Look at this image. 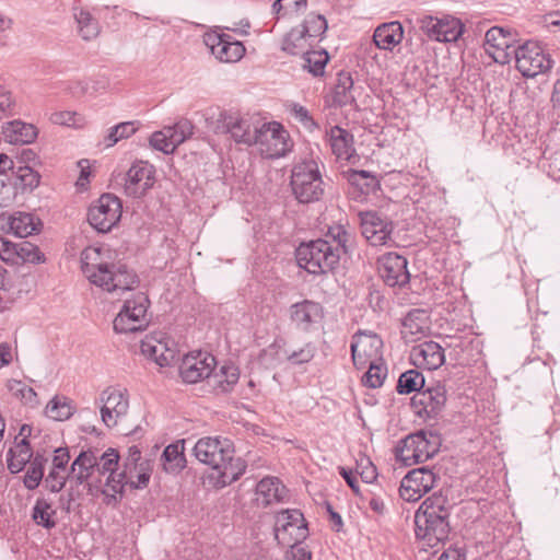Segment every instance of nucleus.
Wrapping results in <instances>:
<instances>
[{
	"instance_id": "nucleus-37",
	"label": "nucleus",
	"mask_w": 560,
	"mask_h": 560,
	"mask_svg": "<svg viewBox=\"0 0 560 560\" xmlns=\"http://www.w3.org/2000/svg\"><path fill=\"white\" fill-rule=\"evenodd\" d=\"M2 132L4 138L10 143H31L37 137V129L31 124L23 122L21 120H13L8 122Z\"/></svg>"
},
{
	"instance_id": "nucleus-11",
	"label": "nucleus",
	"mask_w": 560,
	"mask_h": 560,
	"mask_svg": "<svg viewBox=\"0 0 560 560\" xmlns=\"http://www.w3.org/2000/svg\"><path fill=\"white\" fill-rule=\"evenodd\" d=\"M121 201L112 194L102 195L89 208L88 221L98 232H109L120 221Z\"/></svg>"
},
{
	"instance_id": "nucleus-54",
	"label": "nucleus",
	"mask_w": 560,
	"mask_h": 560,
	"mask_svg": "<svg viewBox=\"0 0 560 560\" xmlns=\"http://www.w3.org/2000/svg\"><path fill=\"white\" fill-rule=\"evenodd\" d=\"M355 474L366 483H372L377 477L376 467L372 460L363 454H360L355 459Z\"/></svg>"
},
{
	"instance_id": "nucleus-22",
	"label": "nucleus",
	"mask_w": 560,
	"mask_h": 560,
	"mask_svg": "<svg viewBox=\"0 0 560 560\" xmlns=\"http://www.w3.org/2000/svg\"><path fill=\"white\" fill-rule=\"evenodd\" d=\"M141 352L160 366L170 365L177 355L175 342L163 332H154L141 341Z\"/></svg>"
},
{
	"instance_id": "nucleus-35",
	"label": "nucleus",
	"mask_w": 560,
	"mask_h": 560,
	"mask_svg": "<svg viewBox=\"0 0 560 560\" xmlns=\"http://www.w3.org/2000/svg\"><path fill=\"white\" fill-rule=\"evenodd\" d=\"M240 380V370L233 364H224L218 371H213L209 377L208 386L215 394H224L233 390Z\"/></svg>"
},
{
	"instance_id": "nucleus-23",
	"label": "nucleus",
	"mask_w": 560,
	"mask_h": 560,
	"mask_svg": "<svg viewBox=\"0 0 560 560\" xmlns=\"http://www.w3.org/2000/svg\"><path fill=\"white\" fill-rule=\"evenodd\" d=\"M40 226V220L32 213L16 211L0 214V232L4 234L23 238L38 233Z\"/></svg>"
},
{
	"instance_id": "nucleus-3",
	"label": "nucleus",
	"mask_w": 560,
	"mask_h": 560,
	"mask_svg": "<svg viewBox=\"0 0 560 560\" xmlns=\"http://www.w3.org/2000/svg\"><path fill=\"white\" fill-rule=\"evenodd\" d=\"M450 509L447 497L433 493L427 498L415 515L416 536L434 547L445 540L450 533Z\"/></svg>"
},
{
	"instance_id": "nucleus-8",
	"label": "nucleus",
	"mask_w": 560,
	"mask_h": 560,
	"mask_svg": "<svg viewBox=\"0 0 560 560\" xmlns=\"http://www.w3.org/2000/svg\"><path fill=\"white\" fill-rule=\"evenodd\" d=\"M440 447L439 436L419 431L407 435L396 447V457L406 466L423 463L433 457Z\"/></svg>"
},
{
	"instance_id": "nucleus-36",
	"label": "nucleus",
	"mask_w": 560,
	"mask_h": 560,
	"mask_svg": "<svg viewBox=\"0 0 560 560\" xmlns=\"http://www.w3.org/2000/svg\"><path fill=\"white\" fill-rule=\"evenodd\" d=\"M412 401L421 405L425 413H436L446 401L445 389L442 386L430 387L416 394Z\"/></svg>"
},
{
	"instance_id": "nucleus-15",
	"label": "nucleus",
	"mask_w": 560,
	"mask_h": 560,
	"mask_svg": "<svg viewBox=\"0 0 560 560\" xmlns=\"http://www.w3.org/2000/svg\"><path fill=\"white\" fill-rule=\"evenodd\" d=\"M217 366L215 358L202 351L186 354L179 364V376L184 383L196 384L201 381L209 383V377Z\"/></svg>"
},
{
	"instance_id": "nucleus-24",
	"label": "nucleus",
	"mask_w": 560,
	"mask_h": 560,
	"mask_svg": "<svg viewBox=\"0 0 560 560\" xmlns=\"http://www.w3.org/2000/svg\"><path fill=\"white\" fill-rule=\"evenodd\" d=\"M119 454L114 448H108L102 455H96V488H100L102 493L107 498V503H110L112 492V478L117 479L120 471Z\"/></svg>"
},
{
	"instance_id": "nucleus-16",
	"label": "nucleus",
	"mask_w": 560,
	"mask_h": 560,
	"mask_svg": "<svg viewBox=\"0 0 560 560\" xmlns=\"http://www.w3.org/2000/svg\"><path fill=\"white\" fill-rule=\"evenodd\" d=\"M256 128L253 117L249 115H240L233 113H221L218 119V132L229 133L231 138L246 145H253L256 138Z\"/></svg>"
},
{
	"instance_id": "nucleus-25",
	"label": "nucleus",
	"mask_w": 560,
	"mask_h": 560,
	"mask_svg": "<svg viewBox=\"0 0 560 560\" xmlns=\"http://www.w3.org/2000/svg\"><path fill=\"white\" fill-rule=\"evenodd\" d=\"M362 235L372 246L387 245L392 241L393 224L376 212L361 214Z\"/></svg>"
},
{
	"instance_id": "nucleus-39",
	"label": "nucleus",
	"mask_w": 560,
	"mask_h": 560,
	"mask_svg": "<svg viewBox=\"0 0 560 560\" xmlns=\"http://www.w3.org/2000/svg\"><path fill=\"white\" fill-rule=\"evenodd\" d=\"M163 468L166 472H179L186 465L183 443L170 444L161 456Z\"/></svg>"
},
{
	"instance_id": "nucleus-34",
	"label": "nucleus",
	"mask_w": 560,
	"mask_h": 560,
	"mask_svg": "<svg viewBox=\"0 0 560 560\" xmlns=\"http://www.w3.org/2000/svg\"><path fill=\"white\" fill-rule=\"evenodd\" d=\"M288 490L277 477H266L256 486V502L261 506L283 502Z\"/></svg>"
},
{
	"instance_id": "nucleus-61",
	"label": "nucleus",
	"mask_w": 560,
	"mask_h": 560,
	"mask_svg": "<svg viewBox=\"0 0 560 560\" xmlns=\"http://www.w3.org/2000/svg\"><path fill=\"white\" fill-rule=\"evenodd\" d=\"M315 354V347L312 343L304 345L298 351H293L288 355V360L294 364H302L310 362Z\"/></svg>"
},
{
	"instance_id": "nucleus-64",
	"label": "nucleus",
	"mask_w": 560,
	"mask_h": 560,
	"mask_svg": "<svg viewBox=\"0 0 560 560\" xmlns=\"http://www.w3.org/2000/svg\"><path fill=\"white\" fill-rule=\"evenodd\" d=\"M14 105L11 92L0 85V114H9Z\"/></svg>"
},
{
	"instance_id": "nucleus-18",
	"label": "nucleus",
	"mask_w": 560,
	"mask_h": 560,
	"mask_svg": "<svg viewBox=\"0 0 560 560\" xmlns=\"http://www.w3.org/2000/svg\"><path fill=\"white\" fill-rule=\"evenodd\" d=\"M382 339L373 332H358L352 337L351 355L358 369L368 366V363L382 361Z\"/></svg>"
},
{
	"instance_id": "nucleus-20",
	"label": "nucleus",
	"mask_w": 560,
	"mask_h": 560,
	"mask_svg": "<svg viewBox=\"0 0 560 560\" xmlns=\"http://www.w3.org/2000/svg\"><path fill=\"white\" fill-rule=\"evenodd\" d=\"M435 481L432 470L424 467L412 469L401 479L399 494L405 501L416 502L434 487Z\"/></svg>"
},
{
	"instance_id": "nucleus-55",
	"label": "nucleus",
	"mask_w": 560,
	"mask_h": 560,
	"mask_svg": "<svg viewBox=\"0 0 560 560\" xmlns=\"http://www.w3.org/2000/svg\"><path fill=\"white\" fill-rule=\"evenodd\" d=\"M170 129L164 127L162 130L155 131L149 139L150 145L158 151L165 154H171L175 151V147L168 137Z\"/></svg>"
},
{
	"instance_id": "nucleus-6",
	"label": "nucleus",
	"mask_w": 560,
	"mask_h": 560,
	"mask_svg": "<svg viewBox=\"0 0 560 560\" xmlns=\"http://www.w3.org/2000/svg\"><path fill=\"white\" fill-rule=\"evenodd\" d=\"M338 248L328 240L318 238L301 244L296 249V260L301 268L313 275L332 270L339 262Z\"/></svg>"
},
{
	"instance_id": "nucleus-59",
	"label": "nucleus",
	"mask_w": 560,
	"mask_h": 560,
	"mask_svg": "<svg viewBox=\"0 0 560 560\" xmlns=\"http://www.w3.org/2000/svg\"><path fill=\"white\" fill-rule=\"evenodd\" d=\"M16 178L25 188H35L39 184V175L30 166H20L16 172Z\"/></svg>"
},
{
	"instance_id": "nucleus-45",
	"label": "nucleus",
	"mask_w": 560,
	"mask_h": 560,
	"mask_svg": "<svg viewBox=\"0 0 560 560\" xmlns=\"http://www.w3.org/2000/svg\"><path fill=\"white\" fill-rule=\"evenodd\" d=\"M424 386L423 375L416 371L409 370L402 373L397 383V392L399 394H410L412 392H421Z\"/></svg>"
},
{
	"instance_id": "nucleus-27",
	"label": "nucleus",
	"mask_w": 560,
	"mask_h": 560,
	"mask_svg": "<svg viewBox=\"0 0 560 560\" xmlns=\"http://www.w3.org/2000/svg\"><path fill=\"white\" fill-rule=\"evenodd\" d=\"M292 324L303 331H310L314 325H318L324 318L323 306L314 301L304 300L292 304L289 308Z\"/></svg>"
},
{
	"instance_id": "nucleus-57",
	"label": "nucleus",
	"mask_w": 560,
	"mask_h": 560,
	"mask_svg": "<svg viewBox=\"0 0 560 560\" xmlns=\"http://www.w3.org/2000/svg\"><path fill=\"white\" fill-rule=\"evenodd\" d=\"M288 110L305 129L312 131L317 127L308 110L301 104L291 103L288 105Z\"/></svg>"
},
{
	"instance_id": "nucleus-58",
	"label": "nucleus",
	"mask_w": 560,
	"mask_h": 560,
	"mask_svg": "<svg viewBox=\"0 0 560 560\" xmlns=\"http://www.w3.org/2000/svg\"><path fill=\"white\" fill-rule=\"evenodd\" d=\"M10 392L24 404L32 405L36 401L35 390L21 381H13L9 384Z\"/></svg>"
},
{
	"instance_id": "nucleus-48",
	"label": "nucleus",
	"mask_w": 560,
	"mask_h": 560,
	"mask_svg": "<svg viewBox=\"0 0 560 560\" xmlns=\"http://www.w3.org/2000/svg\"><path fill=\"white\" fill-rule=\"evenodd\" d=\"M16 262L15 266L30 262V264H39L45 260L44 255L39 250V248L30 243V242H22L16 244Z\"/></svg>"
},
{
	"instance_id": "nucleus-29",
	"label": "nucleus",
	"mask_w": 560,
	"mask_h": 560,
	"mask_svg": "<svg viewBox=\"0 0 560 560\" xmlns=\"http://www.w3.org/2000/svg\"><path fill=\"white\" fill-rule=\"evenodd\" d=\"M410 359L419 368L436 370L444 363L445 355L438 342L425 341L411 349Z\"/></svg>"
},
{
	"instance_id": "nucleus-13",
	"label": "nucleus",
	"mask_w": 560,
	"mask_h": 560,
	"mask_svg": "<svg viewBox=\"0 0 560 560\" xmlns=\"http://www.w3.org/2000/svg\"><path fill=\"white\" fill-rule=\"evenodd\" d=\"M308 530L303 514L299 510H283L276 516L275 537L282 546L301 542Z\"/></svg>"
},
{
	"instance_id": "nucleus-1",
	"label": "nucleus",
	"mask_w": 560,
	"mask_h": 560,
	"mask_svg": "<svg viewBox=\"0 0 560 560\" xmlns=\"http://www.w3.org/2000/svg\"><path fill=\"white\" fill-rule=\"evenodd\" d=\"M109 250L100 246H89L81 253V270L93 285L102 291L121 296L136 289L138 276L125 265L108 260Z\"/></svg>"
},
{
	"instance_id": "nucleus-42",
	"label": "nucleus",
	"mask_w": 560,
	"mask_h": 560,
	"mask_svg": "<svg viewBox=\"0 0 560 560\" xmlns=\"http://www.w3.org/2000/svg\"><path fill=\"white\" fill-rule=\"evenodd\" d=\"M308 36L300 26L292 28L283 38L282 49L291 55L304 54L311 46Z\"/></svg>"
},
{
	"instance_id": "nucleus-40",
	"label": "nucleus",
	"mask_w": 560,
	"mask_h": 560,
	"mask_svg": "<svg viewBox=\"0 0 560 560\" xmlns=\"http://www.w3.org/2000/svg\"><path fill=\"white\" fill-rule=\"evenodd\" d=\"M332 103L338 106H345L354 102L353 80L350 73L342 72L338 74L337 84L332 91Z\"/></svg>"
},
{
	"instance_id": "nucleus-17",
	"label": "nucleus",
	"mask_w": 560,
	"mask_h": 560,
	"mask_svg": "<svg viewBox=\"0 0 560 560\" xmlns=\"http://www.w3.org/2000/svg\"><path fill=\"white\" fill-rule=\"evenodd\" d=\"M514 42L515 35L510 30L493 26L486 33L485 49L497 63L506 65L516 50Z\"/></svg>"
},
{
	"instance_id": "nucleus-56",
	"label": "nucleus",
	"mask_w": 560,
	"mask_h": 560,
	"mask_svg": "<svg viewBox=\"0 0 560 560\" xmlns=\"http://www.w3.org/2000/svg\"><path fill=\"white\" fill-rule=\"evenodd\" d=\"M349 238L350 235L342 225H334L328 229L325 240H328L334 247H337L338 253L340 254L341 250L347 253V243Z\"/></svg>"
},
{
	"instance_id": "nucleus-5",
	"label": "nucleus",
	"mask_w": 560,
	"mask_h": 560,
	"mask_svg": "<svg viewBox=\"0 0 560 560\" xmlns=\"http://www.w3.org/2000/svg\"><path fill=\"white\" fill-rule=\"evenodd\" d=\"M151 471L152 466L150 460L142 458L138 446H130L117 479H114L113 477L110 480V499L116 500V497L122 493L124 488L127 485L136 489L147 487L151 477Z\"/></svg>"
},
{
	"instance_id": "nucleus-38",
	"label": "nucleus",
	"mask_w": 560,
	"mask_h": 560,
	"mask_svg": "<svg viewBox=\"0 0 560 560\" xmlns=\"http://www.w3.org/2000/svg\"><path fill=\"white\" fill-rule=\"evenodd\" d=\"M33 456L28 442H15L7 455L8 468L12 474H18L31 460Z\"/></svg>"
},
{
	"instance_id": "nucleus-63",
	"label": "nucleus",
	"mask_w": 560,
	"mask_h": 560,
	"mask_svg": "<svg viewBox=\"0 0 560 560\" xmlns=\"http://www.w3.org/2000/svg\"><path fill=\"white\" fill-rule=\"evenodd\" d=\"M290 549L285 552V560H312V552L301 542L287 545Z\"/></svg>"
},
{
	"instance_id": "nucleus-10",
	"label": "nucleus",
	"mask_w": 560,
	"mask_h": 560,
	"mask_svg": "<svg viewBox=\"0 0 560 560\" xmlns=\"http://www.w3.org/2000/svg\"><path fill=\"white\" fill-rule=\"evenodd\" d=\"M516 69L527 78H534L548 71L552 66L550 56L540 44L528 40L518 46L514 52Z\"/></svg>"
},
{
	"instance_id": "nucleus-2",
	"label": "nucleus",
	"mask_w": 560,
	"mask_h": 560,
	"mask_svg": "<svg viewBox=\"0 0 560 560\" xmlns=\"http://www.w3.org/2000/svg\"><path fill=\"white\" fill-rule=\"evenodd\" d=\"M192 452L200 463L212 468L210 480L215 488L233 483L245 472V462L234 456L233 442L226 438H201L196 442Z\"/></svg>"
},
{
	"instance_id": "nucleus-41",
	"label": "nucleus",
	"mask_w": 560,
	"mask_h": 560,
	"mask_svg": "<svg viewBox=\"0 0 560 560\" xmlns=\"http://www.w3.org/2000/svg\"><path fill=\"white\" fill-rule=\"evenodd\" d=\"M57 511L50 502L46 499H37L32 512V518L36 525L46 529H51L56 526Z\"/></svg>"
},
{
	"instance_id": "nucleus-51",
	"label": "nucleus",
	"mask_w": 560,
	"mask_h": 560,
	"mask_svg": "<svg viewBox=\"0 0 560 560\" xmlns=\"http://www.w3.org/2000/svg\"><path fill=\"white\" fill-rule=\"evenodd\" d=\"M50 121L55 125L81 128L85 125V119L77 112L60 110L50 115Z\"/></svg>"
},
{
	"instance_id": "nucleus-52",
	"label": "nucleus",
	"mask_w": 560,
	"mask_h": 560,
	"mask_svg": "<svg viewBox=\"0 0 560 560\" xmlns=\"http://www.w3.org/2000/svg\"><path fill=\"white\" fill-rule=\"evenodd\" d=\"M170 129L168 137L175 149L192 135V124L187 119L177 121L174 126H167Z\"/></svg>"
},
{
	"instance_id": "nucleus-60",
	"label": "nucleus",
	"mask_w": 560,
	"mask_h": 560,
	"mask_svg": "<svg viewBox=\"0 0 560 560\" xmlns=\"http://www.w3.org/2000/svg\"><path fill=\"white\" fill-rule=\"evenodd\" d=\"M16 253V243L0 237V259L2 261L15 266Z\"/></svg>"
},
{
	"instance_id": "nucleus-47",
	"label": "nucleus",
	"mask_w": 560,
	"mask_h": 560,
	"mask_svg": "<svg viewBox=\"0 0 560 560\" xmlns=\"http://www.w3.org/2000/svg\"><path fill=\"white\" fill-rule=\"evenodd\" d=\"M75 20L78 22L79 33L83 39L90 40L98 35V23L88 11L80 10L78 13H75Z\"/></svg>"
},
{
	"instance_id": "nucleus-30",
	"label": "nucleus",
	"mask_w": 560,
	"mask_h": 560,
	"mask_svg": "<svg viewBox=\"0 0 560 560\" xmlns=\"http://www.w3.org/2000/svg\"><path fill=\"white\" fill-rule=\"evenodd\" d=\"M429 331V315L423 310L410 311L402 320L401 337L408 343L422 339Z\"/></svg>"
},
{
	"instance_id": "nucleus-31",
	"label": "nucleus",
	"mask_w": 560,
	"mask_h": 560,
	"mask_svg": "<svg viewBox=\"0 0 560 560\" xmlns=\"http://www.w3.org/2000/svg\"><path fill=\"white\" fill-rule=\"evenodd\" d=\"M70 472L77 483L88 482L96 487V453L91 450L82 451L72 462Z\"/></svg>"
},
{
	"instance_id": "nucleus-49",
	"label": "nucleus",
	"mask_w": 560,
	"mask_h": 560,
	"mask_svg": "<svg viewBox=\"0 0 560 560\" xmlns=\"http://www.w3.org/2000/svg\"><path fill=\"white\" fill-rule=\"evenodd\" d=\"M368 371L362 377V382L365 386L371 388H378L383 385L386 376L387 369L382 361L368 363Z\"/></svg>"
},
{
	"instance_id": "nucleus-50",
	"label": "nucleus",
	"mask_w": 560,
	"mask_h": 560,
	"mask_svg": "<svg viewBox=\"0 0 560 560\" xmlns=\"http://www.w3.org/2000/svg\"><path fill=\"white\" fill-rule=\"evenodd\" d=\"M327 26V21L323 15L311 13L300 27L305 31V34L312 39L324 34Z\"/></svg>"
},
{
	"instance_id": "nucleus-44",
	"label": "nucleus",
	"mask_w": 560,
	"mask_h": 560,
	"mask_svg": "<svg viewBox=\"0 0 560 560\" xmlns=\"http://www.w3.org/2000/svg\"><path fill=\"white\" fill-rule=\"evenodd\" d=\"M139 121H124L114 127H110L105 137L107 147H113L122 139H128L135 135L139 129Z\"/></svg>"
},
{
	"instance_id": "nucleus-21",
	"label": "nucleus",
	"mask_w": 560,
	"mask_h": 560,
	"mask_svg": "<svg viewBox=\"0 0 560 560\" xmlns=\"http://www.w3.org/2000/svg\"><path fill=\"white\" fill-rule=\"evenodd\" d=\"M100 400L101 417L106 427H115L118 420L127 415L129 399L126 389L108 387L103 390Z\"/></svg>"
},
{
	"instance_id": "nucleus-62",
	"label": "nucleus",
	"mask_w": 560,
	"mask_h": 560,
	"mask_svg": "<svg viewBox=\"0 0 560 560\" xmlns=\"http://www.w3.org/2000/svg\"><path fill=\"white\" fill-rule=\"evenodd\" d=\"M541 26L549 33L560 32V9L549 11L540 18Z\"/></svg>"
},
{
	"instance_id": "nucleus-7",
	"label": "nucleus",
	"mask_w": 560,
	"mask_h": 560,
	"mask_svg": "<svg viewBox=\"0 0 560 560\" xmlns=\"http://www.w3.org/2000/svg\"><path fill=\"white\" fill-rule=\"evenodd\" d=\"M150 300L143 292L132 293L115 316L113 327L117 334L143 331L150 324Z\"/></svg>"
},
{
	"instance_id": "nucleus-26",
	"label": "nucleus",
	"mask_w": 560,
	"mask_h": 560,
	"mask_svg": "<svg viewBox=\"0 0 560 560\" xmlns=\"http://www.w3.org/2000/svg\"><path fill=\"white\" fill-rule=\"evenodd\" d=\"M378 271L389 287L404 285L410 278L407 259L396 253H386L378 259Z\"/></svg>"
},
{
	"instance_id": "nucleus-28",
	"label": "nucleus",
	"mask_w": 560,
	"mask_h": 560,
	"mask_svg": "<svg viewBox=\"0 0 560 560\" xmlns=\"http://www.w3.org/2000/svg\"><path fill=\"white\" fill-rule=\"evenodd\" d=\"M70 458V453L67 447H58L55 450L51 468L45 478V486L49 491L55 493L61 491L67 480L71 478L70 468H68Z\"/></svg>"
},
{
	"instance_id": "nucleus-43",
	"label": "nucleus",
	"mask_w": 560,
	"mask_h": 560,
	"mask_svg": "<svg viewBox=\"0 0 560 560\" xmlns=\"http://www.w3.org/2000/svg\"><path fill=\"white\" fill-rule=\"evenodd\" d=\"M47 417L56 421H65L73 413V407L66 397H54L46 406Z\"/></svg>"
},
{
	"instance_id": "nucleus-14",
	"label": "nucleus",
	"mask_w": 560,
	"mask_h": 560,
	"mask_svg": "<svg viewBox=\"0 0 560 560\" xmlns=\"http://www.w3.org/2000/svg\"><path fill=\"white\" fill-rule=\"evenodd\" d=\"M202 42L210 54L220 62H238L246 52L242 42L233 40L232 37L215 30L208 31L202 36Z\"/></svg>"
},
{
	"instance_id": "nucleus-46",
	"label": "nucleus",
	"mask_w": 560,
	"mask_h": 560,
	"mask_svg": "<svg viewBox=\"0 0 560 560\" xmlns=\"http://www.w3.org/2000/svg\"><path fill=\"white\" fill-rule=\"evenodd\" d=\"M303 68L313 75H322L329 60L325 50L305 51L303 54Z\"/></svg>"
},
{
	"instance_id": "nucleus-32",
	"label": "nucleus",
	"mask_w": 560,
	"mask_h": 560,
	"mask_svg": "<svg viewBox=\"0 0 560 560\" xmlns=\"http://www.w3.org/2000/svg\"><path fill=\"white\" fill-rule=\"evenodd\" d=\"M326 137L337 160L349 162L354 158L353 136L347 129L332 126L326 131Z\"/></svg>"
},
{
	"instance_id": "nucleus-9",
	"label": "nucleus",
	"mask_w": 560,
	"mask_h": 560,
	"mask_svg": "<svg viewBox=\"0 0 560 560\" xmlns=\"http://www.w3.org/2000/svg\"><path fill=\"white\" fill-rule=\"evenodd\" d=\"M254 144L266 159L283 158L293 148L289 131L278 121L264 122L256 128Z\"/></svg>"
},
{
	"instance_id": "nucleus-33",
	"label": "nucleus",
	"mask_w": 560,
	"mask_h": 560,
	"mask_svg": "<svg viewBox=\"0 0 560 560\" xmlns=\"http://www.w3.org/2000/svg\"><path fill=\"white\" fill-rule=\"evenodd\" d=\"M405 30L399 21L380 24L373 33V43L381 50L393 51L401 44Z\"/></svg>"
},
{
	"instance_id": "nucleus-19",
	"label": "nucleus",
	"mask_w": 560,
	"mask_h": 560,
	"mask_svg": "<svg viewBox=\"0 0 560 560\" xmlns=\"http://www.w3.org/2000/svg\"><path fill=\"white\" fill-rule=\"evenodd\" d=\"M155 167L147 161H136L126 174L124 189L126 195L141 198L155 184Z\"/></svg>"
},
{
	"instance_id": "nucleus-4",
	"label": "nucleus",
	"mask_w": 560,
	"mask_h": 560,
	"mask_svg": "<svg viewBox=\"0 0 560 560\" xmlns=\"http://www.w3.org/2000/svg\"><path fill=\"white\" fill-rule=\"evenodd\" d=\"M322 167L319 160L313 156L301 159L293 165L290 187L300 203H311L322 199L325 191Z\"/></svg>"
},
{
	"instance_id": "nucleus-12",
	"label": "nucleus",
	"mask_w": 560,
	"mask_h": 560,
	"mask_svg": "<svg viewBox=\"0 0 560 560\" xmlns=\"http://www.w3.org/2000/svg\"><path fill=\"white\" fill-rule=\"evenodd\" d=\"M418 25L421 32L429 39L440 43L456 42L464 33L462 21L452 15L441 18L434 15H423L418 19Z\"/></svg>"
},
{
	"instance_id": "nucleus-53",
	"label": "nucleus",
	"mask_w": 560,
	"mask_h": 560,
	"mask_svg": "<svg viewBox=\"0 0 560 560\" xmlns=\"http://www.w3.org/2000/svg\"><path fill=\"white\" fill-rule=\"evenodd\" d=\"M44 477V467L42 458H34L24 476V486L28 490L36 489Z\"/></svg>"
}]
</instances>
